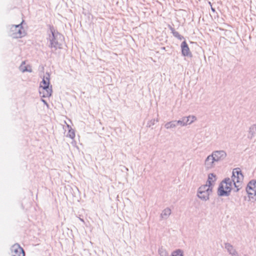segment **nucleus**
I'll use <instances>...</instances> for the list:
<instances>
[{
    "label": "nucleus",
    "instance_id": "obj_23",
    "mask_svg": "<svg viewBox=\"0 0 256 256\" xmlns=\"http://www.w3.org/2000/svg\"><path fill=\"white\" fill-rule=\"evenodd\" d=\"M174 121H175V122L176 124V126H177L178 125H180L182 126H185L184 124V121H182V120H174Z\"/></svg>",
    "mask_w": 256,
    "mask_h": 256
},
{
    "label": "nucleus",
    "instance_id": "obj_24",
    "mask_svg": "<svg viewBox=\"0 0 256 256\" xmlns=\"http://www.w3.org/2000/svg\"><path fill=\"white\" fill-rule=\"evenodd\" d=\"M182 120L184 121V124L185 126L188 124V122L190 120H188V116L184 117L182 118Z\"/></svg>",
    "mask_w": 256,
    "mask_h": 256
},
{
    "label": "nucleus",
    "instance_id": "obj_7",
    "mask_svg": "<svg viewBox=\"0 0 256 256\" xmlns=\"http://www.w3.org/2000/svg\"><path fill=\"white\" fill-rule=\"evenodd\" d=\"M250 199L256 200V180L250 181L246 188Z\"/></svg>",
    "mask_w": 256,
    "mask_h": 256
},
{
    "label": "nucleus",
    "instance_id": "obj_19",
    "mask_svg": "<svg viewBox=\"0 0 256 256\" xmlns=\"http://www.w3.org/2000/svg\"><path fill=\"white\" fill-rule=\"evenodd\" d=\"M171 256H184L182 251L181 250H177L173 252Z\"/></svg>",
    "mask_w": 256,
    "mask_h": 256
},
{
    "label": "nucleus",
    "instance_id": "obj_10",
    "mask_svg": "<svg viewBox=\"0 0 256 256\" xmlns=\"http://www.w3.org/2000/svg\"><path fill=\"white\" fill-rule=\"evenodd\" d=\"M216 162L215 159L210 154L206 158L204 166L206 170L211 169L214 166Z\"/></svg>",
    "mask_w": 256,
    "mask_h": 256
},
{
    "label": "nucleus",
    "instance_id": "obj_27",
    "mask_svg": "<svg viewBox=\"0 0 256 256\" xmlns=\"http://www.w3.org/2000/svg\"><path fill=\"white\" fill-rule=\"evenodd\" d=\"M80 220L82 222H84V221L83 219H82V218H80Z\"/></svg>",
    "mask_w": 256,
    "mask_h": 256
},
{
    "label": "nucleus",
    "instance_id": "obj_20",
    "mask_svg": "<svg viewBox=\"0 0 256 256\" xmlns=\"http://www.w3.org/2000/svg\"><path fill=\"white\" fill-rule=\"evenodd\" d=\"M158 122V118H156V119H152V120H150L148 124H147V126L150 128L152 126L154 125L156 122Z\"/></svg>",
    "mask_w": 256,
    "mask_h": 256
},
{
    "label": "nucleus",
    "instance_id": "obj_15",
    "mask_svg": "<svg viewBox=\"0 0 256 256\" xmlns=\"http://www.w3.org/2000/svg\"><path fill=\"white\" fill-rule=\"evenodd\" d=\"M256 135V124L252 125L249 128L248 138L252 139Z\"/></svg>",
    "mask_w": 256,
    "mask_h": 256
},
{
    "label": "nucleus",
    "instance_id": "obj_8",
    "mask_svg": "<svg viewBox=\"0 0 256 256\" xmlns=\"http://www.w3.org/2000/svg\"><path fill=\"white\" fill-rule=\"evenodd\" d=\"M216 162L224 160L226 157V152L224 150H214L211 154Z\"/></svg>",
    "mask_w": 256,
    "mask_h": 256
},
{
    "label": "nucleus",
    "instance_id": "obj_28",
    "mask_svg": "<svg viewBox=\"0 0 256 256\" xmlns=\"http://www.w3.org/2000/svg\"><path fill=\"white\" fill-rule=\"evenodd\" d=\"M212 10L213 12H214V11H215L214 9V8H212Z\"/></svg>",
    "mask_w": 256,
    "mask_h": 256
},
{
    "label": "nucleus",
    "instance_id": "obj_14",
    "mask_svg": "<svg viewBox=\"0 0 256 256\" xmlns=\"http://www.w3.org/2000/svg\"><path fill=\"white\" fill-rule=\"evenodd\" d=\"M26 62L24 61L22 62V64L19 67L20 70L22 72H32V69L31 66L29 65L25 66Z\"/></svg>",
    "mask_w": 256,
    "mask_h": 256
},
{
    "label": "nucleus",
    "instance_id": "obj_22",
    "mask_svg": "<svg viewBox=\"0 0 256 256\" xmlns=\"http://www.w3.org/2000/svg\"><path fill=\"white\" fill-rule=\"evenodd\" d=\"M188 120H190L188 122V124H190L192 122H193L194 121H195L196 120V118L194 116H189Z\"/></svg>",
    "mask_w": 256,
    "mask_h": 256
},
{
    "label": "nucleus",
    "instance_id": "obj_5",
    "mask_svg": "<svg viewBox=\"0 0 256 256\" xmlns=\"http://www.w3.org/2000/svg\"><path fill=\"white\" fill-rule=\"evenodd\" d=\"M24 20L18 24L12 25L10 28V36L14 38H20L26 34L25 31L22 26Z\"/></svg>",
    "mask_w": 256,
    "mask_h": 256
},
{
    "label": "nucleus",
    "instance_id": "obj_2",
    "mask_svg": "<svg viewBox=\"0 0 256 256\" xmlns=\"http://www.w3.org/2000/svg\"><path fill=\"white\" fill-rule=\"evenodd\" d=\"M232 182L230 178H226L219 185L218 190V195L220 196H229L233 188Z\"/></svg>",
    "mask_w": 256,
    "mask_h": 256
},
{
    "label": "nucleus",
    "instance_id": "obj_25",
    "mask_svg": "<svg viewBox=\"0 0 256 256\" xmlns=\"http://www.w3.org/2000/svg\"><path fill=\"white\" fill-rule=\"evenodd\" d=\"M170 30H171V32H172V34H173L174 32H176L175 30L173 28H172V27L170 28Z\"/></svg>",
    "mask_w": 256,
    "mask_h": 256
},
{
    "label": "nucleus",
    "instance_id": "obj_4",
    "mask_svg": "<svg viewBox=\"0 0 256 256\" xmlns=\"http://www.w3.org/2000/svg\"><path fill=\"white\" fill-rule=\"evenodd\" d=\"M244 176L240 168H236L233 170L232 179V184L234 187V192H238L242 188V182Z\"/></svg>",
    "mask_w": 256,
    "mask_h": 256
},
{
    "label": "nucleus",
    "instance_id": "obj_13",
    "mask_svg": "<svg viewBox=\"0 0 256 256\" xmlns=\"http://www.w3.org/2000/svg\"><path fill=\"white\" fill-rule=\"evenodd\" d=\"M216 180V176L213 173L210 174L208 176L206 184L205 185L210 186L212 188Z\"/></svg>",
    "mask_w": 256,
    "mask_h": 256
},
{
    "label": "nucleus",
    "instance_id": "obj_26",
    "mask_svg": "<svg viewBox=\"0 0 256 256\" xmlns=\"http://www.w3.org/2000/svg\"><path fill=\"white\" fill-rule=\"evenodd\" d=\"M42 102H43L45 104H46L47 106H48V104L47 102H46L45 100H43V99H42Z\"/></svg>",
    "mask_w": 256,
    "mask_h": 256
},
{
    "label": "nucleus",
    "instance_id": "obj_18",
    "mask_svg": "<svg viewBox=\"0 0 256 256\" xmlns=\"http://www.w3.org/2000/svg\"><path fill=\"white\" fill-rule=\"evenodd\" d=\"M176 124L174 120L166 122L164 124V127L166 129H172L176 127Z\"/></svg>",
    "mask_w": 256,
    "mask_h": 256
},
{
    "label": "nucleus",
    "instance_id": "obj_17",
    "mask_svg": "<svg viewBox=\"0 0 256 256\" xmlns=\"http://www.w3.org/2000/svg\"><path fill=\"white\" fill-rule=\"evenodd\" d=\"M64 123L66 124V126L68 128V132L67 134V136L72 139L74 138L75 137V132L74 130H73L69 124H67L66 122H64Z\"/></svg>",
    "mask_w": 256,
    "mask_h": 256
},
{
    "label": "nucleus",
    "instance_id": "obj_21",
    "mask_svg": "<svg viewBox=\"0 0 256 256\" xmlns=\"http://www.w3.org/2000/svg\"><path fill=\"white\" fill-rule=\"evenodd\" d=\"M173 35L174 37L178 38L179 40H182L184 37L182 36L178 32L176 31V32H173Z\"/></svg>",
    "mask_w": 256,
    "mask_h": 256
},
{
    "label": "nucleus",
    "instance_id": "obj_16",
    "mask_svg": "<svg viewBox=\"0 0 256 256\" xmlns=\"http://www.w3.org/2000/svg\"><path fill=\"white\" fill-rule=\"evenodd\" d=\"M170 214L171 210L170 208H167L162 210L160 214V217L162 219L166 220L168 218Z\"/></svg>",
    "mask_w": 256,
    "mask_h": 256
},
{
    "label": "nucleus",
    "instance_id": "obj_12",
    "mask_svg": "<svg viewBox=\"0 0 256 256\" xmlns=\"http://www.w3.org/2000/svg\"><path fill=\"white\" fill-rule=\"evenodd\" d=\"M224 248L231 256H239L236 249L230 243H225Z\"/></svg>",
    "mask_w": 256,
    "mask_h": 256
},
{
    "label": "nucleus",
    "instance_id": "obj_6",
    "mask_svg": "<svg viewBox=\"0 0 256 256\" xmlns=\"http://www.w3.org/2000/svg\"><path fill=\"white\" fill-rule=\"evenodd\" d=\"M212 188L210 186L202 185L198 191L197 196L200 200L206 201L209 199V196L212 192Z\"/></svg>",
    "mask_w": 256,
    "mask_h": 256
},
{
    "label": "nucleus",
    "instance_id": "obj_11",
    "mask_svg": "<svg viewBox=\"0 0 256 256\" xmlns=\"http://www.w3.org/2000/svg\"><path fill=\"white\" fill-rule=\"evenodd\" d=\"M182 53L184 56H192V54L188 46L186 41L182 42L181 44Z\"/></svg>",
    "mask_w": 256,
    "mask_h": 256
},
{
    "label": "nucleus",
    "instance_id": "obj_9",
    "mask_svg": "<svg viewBox=\"0 0 256 256\" xmlns=\"http://www.w3.org/2000/svg\"><path fill=\"white\" fill-rule=\"evenodd\" d=\"M11 251L12 256H24V250L18 244L13 245Z\"/></svg>",
    "mask_w": 256,
    "mask_h": 256
},
{
    "label": "nucleus",
    "instance_id": "obj_3",
    "mask_svg": "<svg viewBox=\"0 0 256 256\" xmlns=\"http://www.w3.org/2000/svg\"><path fill=\"white\" fill-rule=\"evenodd\" d=\"M50 75L47 73L40 84L39 92L42 97H49L52 95V86H50Z\"/></svg>",
    "mask_w": 256,
    "mask_h": 256
},
{
    "label": "nucleus",
    "instance_id": "obj_1",
    "mask_svg": "<svg viewBox=\"0 0 256 256\" xmlns=\"http://www.w3.org/2000/svg\"><path fill=\"white\" fill-rule=\"evenodd\" d=\"M48 40L50 42V46L55 49L61 48L63 41V36L56 31L53 26H50Z\"/></svg>",
    "mask_w": 256,
    "mask_h": 256
}]
</instances>
